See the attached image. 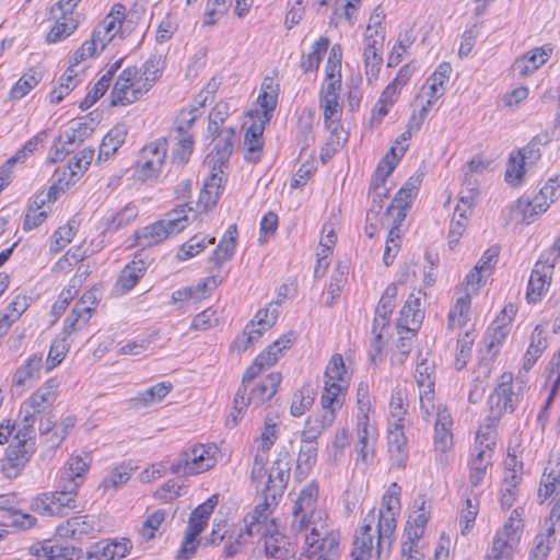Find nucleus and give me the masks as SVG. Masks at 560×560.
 I'll return each instance as SVG.
<instances>
[{
  "instance_id": "obj_1",
  "label": "nucleus",
  "mask_w": 560,
  "mask_h": 560,
  "mask_svg": "<svg viewBox=\"0 0 560 560\" xmlns=\"http://www.w3.org/2000/svg\"><path fill=\"white\" fill-rule=\"evenodd\" d=\"M89 465L80 456H71L60 470L58 489L33 499L31 509L42 515L62 516L75 509L78 488L83 483Z\"/></svg>"
},
{
  "instance_id": "obj_2",
  "label": "nucleus",
  "mask_w": 560,
  "mask_h": 560,
  "mask_svg": "<svg viewBox=\"0 0 560 560\" xmlns=\"http://www.w3.org/2000/svg\"><path fill=\"white\" fill-rule=\"evenodd\" d=\"M218 448L213 444H197L179 453L171 464L170 471L179 477H188L205 472L217 463Z\"/></svg>"
},
{
  "instance_id": "obj_3",
  "label": "nucleus",
  "mask_w": 560,
  "mask_h": 560,
  "mask_svg": "<svg viewBox=\"0 0 560 560\" xmlns=\"http://www.w3.org/2000/svg\"><path fill=\"white\" fill-rule=\"evenodd\" d=\"M522 509L513 510L510 518L499 529L488 549L486 560H512L523 533Z\"/></svg>"
},
{
  "instance_id": "obj_4",
  "label": "nucleus",
  "mask_w": 560,
  "mask_h": 560,
  "mask_svg": "<svg viewBox=\"0 0 560 560\" xmlns=\"http://www.w3.org/2000/svg\"><path fill=\"white\" fill-rule=\"evenodd\" d=\"M522 396L521 383L514 382L512 373H502L489 397V419L494 422L499 421L505 413H512L518 406Z\"/></svg>"
},
{
  "instance_id": "obj_5",
  "label": "nucleus",
  "mask_w": 560,
  "mask_h": 560,
  "mask_svg": "<svg viewBox=\"0 0 560 560\" xmlns=\"http://www.w3.org/2000/svg\"><path fill=\"white\" fill-rule=\"evenodd\" d=\"M187 208V203L178 205L174 210L166 213L164 219L137 232L140 245L152 246L161 243L174 233L182 232L188 223Z\"/></svg>"
},
{
  "instance_id": "obj_6",
  "label": "nucleus",
  "mask_w": 560,
  "mask_h": 560,
  "mask_svg": "<svg viewBox=\"0 0 560 560\" xmlns=\"http://www.w3.org/2000/svg\"><path fill=\"white\" fill-rule=\"evenodd\" d=\"M558 260H560V236L552 247L540 256L532 270L526 292L528 303H537L548 290Z\"/></svg>"
},
{
  "instance_id": "obj_7",
  "label": "nucleus",
  "mask_w": 560,
  "mask_h": 560,
  "mask_svg": "<svg viewBox=\"0 0 560 560\" xmlns=\"http://www.w3.org/2000/svg\"><path fill=\"white\" fill-rule=\"evenodd\" d=\"M400 487L393 482L382 500V506L376 515L377 517V557H381L382 548L387 542L388 548L393 541V535L396 529L397 521L396 516L400 511L399 500Z\"/></svg>"
},
{
  "instance_id": "obj_8",
  "label": "nucleus",
  "mask_w": 560,
  "mask_h": 560,
  "mask_svg": "<svg viewBox=\"0 0 560 560\" xmlns=\"http://www.w3.org/2000/svg\"><path fill=\"white\" fill-rule=\"evenodd\" d=\"M291 457L289 451L283 448L279 452L277 459L272 463L268 474V480L264 489V500L277 504L282 497L290 478Z\"/></svg>"
},
{
  "instance_id": "obj_9",
  "label": "nucleus",
  "mask_w": 560,
  "mask_h": 560,
  "mask_svg": "<svg viewBox=\"0 0 560 560\" xmlns=\"http://www.w3.org/2000/svg\"><path fill=\"white\" fill-rule=\"evenodd\" d=\"M166 154V138H159L145 145L141 150L138 161V178L142 182L158 178L165 163Z\"/></svg>"
},
{
  "instance_id": "obj_10",
  "label": "nucleus",
  "mask_w": 560,
  "mask_h": 560,
  "mask_svg": "<svg viewBox=\"0 0 560 560\" xmlns=\"http://www.w3.org/2000/svg\"><path fill=\"white\" fill-rule=\"evenodd\" d=\"M318 485L315 481L307 483L300 492L293 506V526L299 530H304L315 522L318 501Z\"/></svg>"
},
{
  "instance_id": "obj_11",
  "label": "nucleus",
  "mask_w": 560,
  "mask_h": 560,
  "mask_svg": "<svg viewBox=\"0 0 560 560\" xmlns=\"http://www.w3.org/2000/svg\"><path fill=\"white\" fill-rule=\"evenodd\" d=\"M139 70L137 67H128L122 70L112 91V106L129 105L144 95L138 81Z\"/></svg>"
},
{
  "instance_id": "obj_12",
  "label": "nucleus",
  "mask_w": 560,
  "mask_h": 560,
  "mask_svg": "<svg viewBox=\"0 0 560 560\" xmlns=\"http://www.w3.org/2000/svg\"><path fill=\"white\" fill-rule=\"evenodd\" d=\"M270 502L264 500L262 503L255 506V509L244 517V525L242 526L245 534L249 538L268 537L273 530L278 528L276 520H270L272 506Z\"/></svg>"
},
{
  "instance_id": "obj_13",
  "label": "nucleus",
  "mask_w": 560,
  "mask_h": 560,
  "mask_svg": "<svg viewBox=\"0 0 560 560\" xmlns=\"http://www.w3.org/2000/svg\"><path fill=\"white\" fill-rule=\"evenodd\" d=\"M416 382L419 387V400L422 418L428 420L434 409L435 368L428 359H422L416 368Z\"/></svg>"
},
{
  "instance_id": "obj_14",
  "label": "nucleus",
  "mask_w": 560,
  "mask_h": 560,
  "mask_svg": "<svg viewBox=\"0 0 560 560\" xmlns=\"http://www.w3.org/2000/svg\"><path fill=\"white\" fill-rule=\"evenodd\" d=\"M234 136L233 128H224L213 137V148L205 160V164L211 171L223 174L224 168H228L229 160L233 152Z\"/></svg>"
},
{
  "instance_id": "obj_15",
  "label": "nucleus",
  "mask_w": 560,
  "mask_h": 560,
  "mask_svg": "<svg viewBox=\"0 0 560 560\" xmlns=\"http://www.w3.org/2000/svg\"><path fill=\"white\" fill-rule=\"evenodd\" d=\"M398 160L399 158L396 154V149L393 147L390 148L389 152L378 163L371 183V187L374 192V198L372 201V206L370 208V212L378 214L383 209V198L387 197L386 189L384 187L385 182L394 171Z\"/></svg>"
},
{
  "instance_id": "obj_16",
  "label": "nucleus",
  "mask_w": 560,
  "mask_h": 560,
  "mask_svg": "<svg viewBox=\"0 0 560 560\" xmlns=\"http://www.w3.org/2000/svg\"><path fill=\"white\" fill-rule=\"evenodd\" d=\"M341 86L332 84H323L319 92V108L323 110L324 124L326 128L336 130V126L342 114V107L339 103Z\"/></svg>"
},
{
  "instance_id": "obj_17",
  "label": "nucleus",
  "mask_w": 560,
  "mask_h": 560,
  "mask_svg": "<svg viewBox=\"0 0 560 560\" xmlns=\"http://www.w3.org/2000/svg\"><path fill=\"white\" fill-rule=\"evenodd\" d=\"M383 42L384 35L380 34L377 30H375L374 34H366L364 37L365 75L370 82L378 77L381 70L383 58L380 51L383 47Z\"/></svg>"
},
{
  "instance_id": "obj_18",
  "label": "nucleus",
  "mask_w": 560,
  "mask_h": 560,
  "mask_svg": "<svg viewBox=\"0 0 560 560\" xmlns=\"http://www.w3.org/2000/svg\"><path fill=\"white\" fill-rule=\"evenodd\" d=\"M269 352H261L254 362L246 369L242 384L234 397V408L241 412L245 409V396L247 395V383L257 377L266 368H270L277 362V357H270Z\"/></svg>"
},
{
  "instance_id": "obj_19",
  "label": "nucleus",
  "mask_w": 560,
  "mask_h": 560,
  "mask_svg": "<svg viewBox=\"0 0 560 560\" xmlns=\"http://www.w3.org/2000/svg\"><path fill=\"white\" fill-rule=\"evenodd\" d=\"M18 499L13 493L0 494V513H2L3 520L0 524L3 526L14 525L21 529L31 528L36 518L30 514L20 513L16 510Z\"/></svg>"
},
{
  "instance_id": "obj_20",
  "label": "nucleus",
  "mask_w": 560,
  "mask_h": 560,
  "mask_svg": "<svg viewBox=\"0 0 560 560\" xmlns=\"http://www.w3.org/2000/svg\"><path fill=\"white\" fill-rule=\"evenodd\" d=\"M506 471L501 487L500 502L503 509H510L516 501L518 494V485L522 480L518 469H516L517 460L515 456L509 457L505 462ZM522 463L518 464L520 470Z\"/></svg>"
},
{
  "instance_id": "obj_21",
  "label": "nucleus",
  "mask_w": 560,
  "mask_h": 560,
  "mask_svg": "<svg viewBox=\"0 0 560 560\" xmlns=\"http://www.w3.org/2000/svg\"><path fill=\"white\" fill-rule=\"evenodd\" d=\"M452 425L453 419L448 409L442 405L438 406L434 425V447L436 452L445 453L452 447Z\"/></svg>"
},
{
  "instance_id": "obj_22",
  "label": "nucleus",
  "mask_w": 560,
  "mask_h": 560,
  "mask_svg": "<svg viewBox=\"0 0 560 560\" xmlns=\"http://www.w3.org/2000/svg\"><path fill=\"white\" fill-rule=\"evenodd\" d=\"M95 526L93 516H73L57 527V535L61 538L81 539L92 536L96 532Z\"/></svg>"
},
{
  "instance_id": "obj_23",
  "label": "nucleus",
  "mask_w": 560,
  "mask_h": 560,
  "mask_svg": "<svg viewBox=\"0 0 560 560\" xmlns=\"http://www.w3.org/2000/svg\"><path fill=\"white\" fill-rule=\"evenodd\" d=\"M388 453L392 466L405 467L408 459V448L402 423L389 424L388 427Z\"/></svg>"
},
{
  "instance_id": "obj_24",
  "label": "nucleus",
  "mask_w": 560,
  "mask_h": 560,
  "mask_svg": "<svg viewBox=\"0 0 560 560\" xmlns=\"http://www.w3.org/2000/svg\"><path fill=\"white\" fill-rule=\"evenodd\" d=\"M265 555L276 560L295 559L296 546L278 528L265 539Z\"/></svg>"
},
{
  "instance_id": "obj_25",
  "label": "nucleus",
  "mask_w": 560,
  "mask_h": 560,
  "mask_svg": "<svg viewBox=\"0 0 560 560\" xmlns=\"http://www.w3.org/2000/svg\"><path fill=\"white\" fill-rule=\"evenodd\" d=\"M281 374L273 372L270 373L266 378L252 388L249 395L245 396V408L253 405L259 407L266 401L270 400L277 393L278 386L281 383Z\"/></svg>"
},
{
  "instance_id": "obj_26",
  "label": "nucleus",
  "mask_w": 560,
  "mask_h": 560,
  "mask_svg": "<svg viewBox=\"0 0 560 560\" xmlns=\"http://www.w3.org/2000/svg\"><path fill=\"white\" fill-rule=\"evenodd\" d=\"M552 52V48L549 46H542L535 48L526 52L521 58H517L512 69L520 77H526L536 71L541 65H544Z\"/></svg>"
},
{
  "instance_id": "obj_27",
  "label": "nucleus",
  "mask_w": 560,
  "mask_h": 560,
  "mask_svg": "<svg viewBox=\"0 0 560 560\" xmlns=\"http://www.w3.org/2000/svg\"><path fill=\"white\" fill-rule=\"evenodd\" d=\"M475 452L476 454L472 455V459L469 464V481L472 489L478 488L482 483L487 474V468L491 465L492 450L490 448V445L487 444L485 448L476 446ZM471 493L477 495L474 490H471Z\"/></svg>"
},
{
  "instance_id": "obj_28",
  "label": "nucleus",
  "mask_w": 560,
  "mask_h": 560,
  "mask_svg": "<svg viewBox=\"0 0 560 560\" xmlns=\"http://www.w3.org/2000/svg\"><path fill=\"white\" fill-rule=\"evenodd\" d=\"M306 545L315 551H319V557L334 559L338 555L339 534L335 532L327 533L320 538V534L313 528L311 534L306 536Z\"/></svg>"
},
{
  "instance_id": "obj_29",
  "label": "nucleus",
  "mask_w": 560,
  "mask_h": 560,
  "mask_svg": "<svg viewBox=\"0 0 560 560\" xmlns=\"http://www.w3.org/2000/svg\"><path fill=\"white\" fill-rule=\"evenodd\" d=\"M421 299L410 294L405 305L400 310L397 327L406 328L408 332H413L422 322L423 312L421 310Z\"/></svg>"
},
{
  "instance_id": "obj_30",
  "label": "nucleus",
  "mask_w": 560,
  "mask_h": 560,
  "mask_svg": "<svg viewBox=\"0 0 560 560\" xmlns=\"http://www.w3.org/2000/svg\"><path fill=\"white\" fill-rule=\"evenodd\" d=\"M376 518L375 510H371L369 514L364 517V523L360 527L359 534L355 535L353 549L351 555L362 556L363 558H371V553L373 550V536L372 524Z\"/></svg>"
},
{
  "instance_id": "obj_31",
  "label": "nucleus",
  "mask_w": 560,
  "mask_h": 560,
  "mask_svg": "<svg viewBox=\"0 0 560 560\" xmlns=\"http://www.w3.org/2000/svg\"><path fill=\"white\" fill-rule=\"evenodd\" d=\"M222 175L221 173L211 171V174L206 178L198 202L203 210L211 209L217 205L223 189Z\"/></svg>"
},
{
  "instance_id": "obj_32",
  "label": "nucleus",
  "mask_w": 560,
  "mask_h": 560,
  "mask_svg": "<svg viewBox=\"0 0 560 560\" xmlns=\"http://www.w3.org/2000/svg\"><path fill=\"white\" fill-rule=\"evenodd\" d=\"M267 124L258 119V121L253 122L247 128L244 137V142L247 147V153L244 156L246 161L256 163L260 160L262 150L261 137Z\"/></svg>"
},
{
  "instance_id": "obj_33",
  "label": "nucleus",
  "mask_w": 560,
  "mask_h": 560,
  "mask_svg": "<svg viewBox=\"0 0 560 560\" xmlns=\"http://www.w3.org/2000/svg\"><path fill=\"white\" fill-rule=\"evenodd\" d=\"M195 117L187 121L186 126H178L176 131L178 132V141L172 152V161L178 165H185L194 150V139L188 129L194 122Z\"/></svg>"
},
{
  "instance_id": "obj_34",
  "label": "nucleus",
  "mask_w": 560,
  "mask_h": 560,
  "mask_svg": "<svg viewBox=\"0 0 560 560\" xmlns=\"http://www.w3.org/2000/svg\"><path fill=\"white\" fill-rule=\"evenodd\" d=\"M511 326L508 323H500L494 320L488 328L483 336L485 351L489 359H493L500 351L501 346L504 343Z\"/></svg>"
},
{
  "instance_id": "obj_35",
  "label": "nucleus",
  "mask_w": 560,
  "mask_h": 560,
  "mask_svg": "<svg viewBox=\"0 0 560 560\" xmlns=\"http://www.w3.org/2000/svg\"><path fill=\"white\" fill-rule=\"evenodd\" d=\"M128 133L127 126L125 124H117L114 126L103 138L98 151V160H108L114 155L119 147L125 142Z\"/></svg>"
},
{
  "instance_id": "obj_36",
  "label": "nucleus",
  "mask_w": 560,
  "mask_h": 560,
  "mask_svg": "<svg viewBox=\"0 0 560 560\" xmlns=\"http://www.w3.org/2000/svg\"><path fill=\"white\" fill-rule=\"evenodd\" d=\"M57 385L50 380L44 386L38 388L30 397L25 408L34 411L37 415L46 412L47 408L52 405L56 397Z\"/></svg>"
},
{
  "instance_id": "obj_37",
  "label": "nucleus",
  "mask_w": 560,
  "mask_h": 560,
  "mask_svg": "<svg viewBox=\"0 0 560 560\" xmlns=\"http://www.w3.org/2000/svg\"><path fill=\"white\" fill-rule=\"evenodd\" d=\"M173 388L172 383L161 382L130 399L132 408L140 409L160 402Z\"/></svg>"
},
{
  "instance_id": "obj_38",
  "label": "nucleus",
  "mask_w": 560,
  "mask_h": 560,
  "mask_svg": "<svg viewBox=\"0 0 560 560\" xmlns=\"http://www.w3.org/2000/svg\"><path fill=\"white\" fill-rule=\"evenodd\" d=\"M145 270V262L135 257V259L121 270L118 277L117 285L120 288L121 292L126 293L133 289L143 277Z\"/></svg>"
},
{
  "instance_id": "obj_39",
  "label": "nucleus",
  "mask_w": 560,
  "mask_h": 560,
  "mask_svg": "<svg viewBox=\"0 0 560 560\" xmlns=\"http://www.w3.org/2000/svg\"><path fill=\"white\" fill-rule=\"evenodd\" d=\"M164 60L161 56L150 57L141 67L138 74V81L141 89H144V94L154 85L156 80L162 74Z\"/></svg>"
},
{
  "instance_id": "obj_40",
  "label": "nucleus",
  "mask_w": 560,
  "mask_h": 560,
  "mask_svg": "<svg viewBox=\"0 0 560 560\" xmlns=\"http://www.w3.org/2000/svg\"><path fill=\"white\" fill-rule=\"evenodd\" d=\"M336 416L331 411H324L319 418L314 421L307 420L306 427L302 432V444L317 445L316 441L324 430L329 428Z\"/></svg>"
},
{
  "instance_id": "obj_41",
  "label": "nucleus",
  "mask_w": 560,
  "mask_h": 560,
  "mask_svg": "<svg viewBox=\"0 0 560 560\" xmlns=\"http://www.w3.org/2000/svg\"><path fill=\"white\" fill-rule=\"evenodd\" d=\"M55 25L47 35V42L57 43L70 36L78 27V21L73 18V12L57 13Z\"/></svg>"
},
{
  "instance_id": "obj_42",
  "label": "nucleus",
  "mask_w": 560,
  "mask_h": 560,
  "mask_svg": "<svg viewBox=\"0 0 560 560\" xmlns=\"http://www.w3.org/2000/svg\"><path fill=\"white\" fill-rule=\"evenodd\" d=\"M278 93L277 90L272 88V82L270 81L267 83V80H265L261 86V92L257 98V103L261 108V110L256 112L257 118L264 120V122H269L271 114L276 109Z\"/></svg>"
},
{
  "instance_id": "obj_43",
  "label": "nucleus",
  "mask_w": 560,
  "mask_h": 560,
  "mask_svg": "<svg viewBox=\"0 0 560 560\" xmlns=\"http://www.w3.org/2000/svg\"><path fill=\"white\" fill-rule=\"evenodd\" d=\"M343 383L325 381L324 392L320 398L323 412L331 411L336 416V410L342 406Z\"/></svg>"
},
{
  "instance_id": "obj_44",
  "label": "nucleus",
  "mask_w": 560,
  "mask_h": 560,
  "mask_svg": "<svg viewBox=\"0 0 560 560\" xmlns=\"http://www.w3.org/2000/svg\"><path fill=\"white\" fill-rule=\"evenodd\" d=\"M317 460V445L302 444L296 459L294 476L302 481L312 470Z\"/></svg>"
},
{
  "instance_id": "obj_45",
  "label": "nucleus",
  "mask_w": 560,
  "mask_h": 560,
  "mask_svg": "<svg viewBox=\"0 0 560 560\" xmlns=\"http://www.w3.org/2000/svg\"><path fill=\"white\" fill-rule=\"evenodd\" d=\"M249 538L242 526H232L228 529L223 556L225 558L235 557L248 544Z\"/></svg>"
},
{
  "instance_id": "obj_46",
  "label": "nucleus",
  "mask_w": 560,
  "mask_h": 560,
  "mask_svg": "<svg viewBox=\"0 0 560 560\" xmlns=\"http://www.w3.org/2000/svg\"><path fill=\"white\" fill-rule=\"evenodd\" d=\"M556 541V529L548 527L546 533L538 534L529 553V560H546Z\"/></svg>"
},
{
  "instance_id": "obj_47",
  "label": "nucleus",
  "mask_w": 560,
  "mask_h": 560,
  "mask_svg": "<svg viewBox=\"0 0 560 560\" xmlns=\"http://www.w3.org/2000/svg\"><path fill=\"white\" fill-rule=\"evenodd\" d=\"M215 237H207L202 234H196L184 243L177 254L179 260H187L201 253L208 245H212Z\"/></svg>"
},
{
  "instance_id": "obj_48",
  "label": "nucleus",
  "mask_w": 560,
  "mask_h": 560,
  "mask_svg": "<svg viewBox=\"0 0 560 560\" xmlns=\"http://www.w3.org/2000/svg\"><path fill=\"white\" fill-rule=\"evenodd\" d=\"M451 72V65L448 62H443L428 79L429 93L432 98H440L444 94V84L448 82Z\"/></svg>"
},
{
  "instance_id": "obj_49",
  "label": "nucleus",
  "mask_w": 560,
  "mask_h": 560,
  "mask_svg": "<svg viewBox=\"0 0 560 560\" xmlns=\"http://www.w3.org/2000/svg\"><path fill=\"white\" fill-rule=\"evenodd\" d=\"M418 179L409 178L407 183L398 190L389 207L387 208L388 214H394L395 208L407 209L410 207L411 201L417 192Z\"/></svg>"
},
{
  "instance_id": "obj_50",
  "label": "nucleus",
  "mask_w": 560,
  "mask_h": 560,
  "mask_svg": "<svg viewBox=\"0 0 560 560\" xmlns=\"http://www.w3.org/2000/svg\"><path fill=\"white\" fill-rule=\"evenodd\" d=\"M329 44V38L324 36L314 43L312 51L308 55L302 57L300 66L304 72H308L318 68L322 60V55L327 51Z\"/></svg>"
},
{
  "instance_id": "obj_51",
  "label": "nucleus",
  "mask_w": 560,
  "mask_h": 560,
  "mask_svg": "<svg viewBox=\"0 0 560 560\" xmlns=\"http://www.w3.org/2000/svg\"><path fill=\"white\" fill-rule=\"evenodd\" d=\"M470 308V296L466 294L457 300L453 310L448 314L450 329L462 328L467 324Z\"/></svg>"
},
{
  "instance_id": "obj_52",
  "label": "nucleus",
  "mask_w": 560,
  "mask_h": 560,
  "mask_svg": "<svg viewBox=\"0 0 560 560\" xmlns=\"http://www.w3.org/2000/svg\"><path fill=\"white\" fill-rule=\"evenodd\" d=\"M125 19L126 7L121 3H115L100 25L104 27L109 35L115 37L120 32Z\"/></svg>"
},
{
  "instance_id": "obj_53",
  "label": "nucleus",
  "mask_w": 560,
  "mask_h": 560,
  "mask_svg": "<svg viewBox=\"0 0 560 560\" xmlns=\"http://www.w3.org/2000/svg\"><path fill=\"white\" fill-rule=\"evenodd\" d=\"M94 156V149L85 148L80 151L70 162L67 168L63 170V176H68L71 179L88 170Z\"/></svg>"
},
{
  "instance_id": "obj_54",
  "label": "nucleus",
  "mask_w": 560,
  "mask_h": 560,
  "mask_svg": "<svg viewBox=\"0 0 560 560\" xmlns=\"http://www.w3.org/2000/svg\"><path fill=\"white\" fill-rule=\"evenodd\" d=\"M518 202H520V205L524 203L522 211H523V215H524V221L527 224L533 222L536 215L545 212L549 208V205H550L548 199L545 196H542L540 194V191L532 200L521 199Z\"/></svg>"
},
{
  "instance_id": "obj_55",
  "label": "nucleus",
  "mask_w": 560,
  "mask_h": 560,
  "mask_svg": "<svg viewBox=\"0 0 560 560\" xmlns=\"http://www.w3.org/2000/svg\"><path fill=\"white\" fill-rule=\"evenodd\" d=\"M42 79L39 72L30 70L25 73L11 89L10 97L12 100H21L33 88H35Z\"/></svg>"
},
{
  "instance_id": "obj_56",
  "label": "nucleus",
  "mask_w": 560,
  "mask_h": 560,
  "mask_svg": "<svg viewBox=\"0 0 560 560\" xmlns=\"http://www.w3.org/2000/svg\"><path fill=\"white\" fill-rule=\"evenodd\" d=\"M315 400V392L310 387L305 386L298 390L292 398L291 413L294 417H300L311 408Z\"/></svg>"
},
{
  "instance_id": "obj_57",
  "label": "nucleus",
  "mask_w": 560,
  "mask_h": 560,
  "mask_svg": "<svg viewBox=\"0 0 560 560\" xmlns=\"http://www.w3.org/2000/svg\"><path fill=\"white\" fill-rule=\"evenodd\" d=\"M553 494L560 498V470L551 469L542 475L538 497L546 500Z\"/></svg>"
},
{
  "instance_id": "obj_58",
  "label": "nucleus",
  "mask_w": 560,
  "mask_h": 560,
  "mask_svg": "<svg viewBox=\"0 0 560 560\" xmlns=\"http://www.w3.org/2000/svg\"><path fill=\"white\" fill-rule=\"evenodd\" d=\"M406 395L401 389L396 388L392 393L389 402V424L405 423V417L407 413V407L405 404Z\"/></svg>"
},
{
  "instance_id": "obj_59",
  "label": "nucleus",
  "mask_w": 560,
  "mask_h": 560,
  "mask_svg": "<svg viewBox=\"0 0 560 560\" xmlns=\"http://www.w3.org/2000/svg\"><path fill=\"white\" fill-rule=\"evenodd\" d=\"M45 132H39L30 140H27L25 144L5 162V165L2 167L1 173L5 172V167H11L13 164L22 162L27 156H30L34 151L37 150L39 144H43Z\"/></svg>"
},
{
  "instance_id": "obj_60",
  "label": "nucleus",
  "mask_w": 560,
  "mask_h": 560,
  "mask_svg": "<svg viewBox=\"0 0 560 560\" xmlns=\"http://www.w3.org/2000/svg\"><path fill=\"white\" fill-rule=\"evenodd\" d=\"M28 441L14 440V444L7 450V459L13 468L23 467L28 462Z\"/></svg>"
},
{
  "instance_id": "obj_61",
  "label": "nucleus",
  "mask_w": 560,
  "mask_h": 560,
  "mask_svg": "<svg viewBox=\"0 0 560 560\" xmlns=\"http://www.w3.org/2000/svg\"><path fill=\"white\" fill-rule=\"evenodd\" d=\"M139 210L138 207L133 203H128L120 211H118L115 215L112 217L110 221L107 224V231L115 232L120 228L129 224L138 217Z\"/></svg>"
},
{
  "instance_id": "obj_62",
  "label": "nucleus",
  "mask_w": 560,
  "mask_h": 560,
  "mask_svg": "<svg viewBox=\"0 0 560 560\" xmlns=\"http://www.w3.org/2000/svg\"><path fill=\"white\" fill-rule=\"evenodd\" d=\"M21 413H24V416L23 419L21 420L20 428L16 434L14 435V440L30 441L34 436V424L36 422L38 415L25 407H22Z\"/></svg>"
},
{
  "instance_id": "obj_63",
  "label": "nucleus",
  "mask_w": 560,
  "mask_h": 560,
  "mask_svg": "<svg viewBox=\"0 0 560 560\" xmlns=\"http://www.w3.org/2000/svg\"><path fill=\"white\" fill-rule=\"evenodd\" d=\"M475 341V336L470 331H466L463 336H459L457 340V353H456V368L462 370L466 366L468 359L471 354V347Z\"/></svg>"
},
{
  "instance_id": "obj_64",
  "label": "nucleus",
  "mask_w": 560,
  "mask_h": 560,
  "mask_svg": "<svg viewBox=\"0 0 560 560\" xmlns=\"http://www.w3.org/2000/svg\"><path fill=\"white\" fill-rule=\"evenodd\" d=\"M396 295H397V287H396V284L392 283L385 289L383 295L381 296L380 302L375 310V315H378L381 317L386 316V317L390 318L393 311L395 308V305H396L395 304Z\"/></svg>"
}]
</instances>
